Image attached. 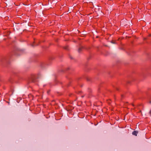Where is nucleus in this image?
Instances as JSON below:
<instances>
[{
  "instance_id": "1",
  "label": "nucleus",
  "mask_w": 151,
  "mask_h": 151,
  "mask_svg": "<svg viewBox=\"0 0 151 151\" xmlns=\"http://www.w3.org/2000/svg\"><path fill=\"white\" fill-rule=\"evenodd\" d=\"M138 133V132L137 131H134L132 132V134L133 135H134L136 136H137Z\"/></svg>"
},
{
  "instance_id": "2",
  "label": "nucleus",
  "mask_w": 151,
  "mask_h": 151,
  "mask_svg": "<svg viewBox=\"0 0 151 151\" xmlns=\"http://www.w3.org/2000/svg\"><path fill=\"white\" fill-rule=\"evenodd\" d=\"M83 47H80V48H79L78 49V52H81V51L82 50V49H83Z\"/></svg>"
},
{
  "instance_id": "3",
  "label": "nucleus",
  "mask_w": 151,
  "mask_h": 151,
  "mask_svg": "<svg viewBox=\"0 0 151 151\" xmlns=\"http://www.w3.org/2000/svg\"><path fill=\"white\" fill-rule=\"evenodd\" d=\"M64 49H65L66 50H68V47L67 46L64 47Z\"/></svg>"
},
{
  "instance_id": "4",
  "label": "nucleus",
  "mask_w": 151,
  "mask_h": 151,
  "mask_svg": "<svg viewBox=\"0 0 151 151\" xmlns=\"http://www.w3.org/2000/svg\"><path fill=\"white\" fill-rule=\"evenodd\" d=\"M111 43L114 44H116V42L113 41H111Z\"/></svg>"
},
{
  "instance_id": "5",
  "label": "nucleus",
  "mask_w": 151,
  "mask_h": 151,
  "mask_svg": "<svg viewBox=\"0 0 151 151\" xmlns=\"http://www.w3.org/2000/svg\"><path fill=\"white\" fill-rule=\"evenodd\" d=\"M149 114H150V116H151V110H150V111L149 112Z\"/></svg>"
},
{
  "instance_id": "6",
  "label": "nucleus",
  "mask_w": 151,
  "mask_h": 151,
  "mask_svg": "<svg viewBox=\"0 0 151 151\" xmlns=\"http://www.w3.org/2000/svg\"><path fill=\"white\" fill-rule=\"evenodd\" d=\"M149 103L150 104H151V100L149 101Z\"/></svg>"
},
{
  "instance_id": "7",
  "label": "nucleus",
  "mask_w": 151,
  "mask_h": 151,
  "mask_svg": "<svg viewBox=\"0 0 151 151\" xmlns=\"http://www.w3.org/2000/svg\"><path fill=\"white\" fill-rule=\"evenodd\" d=\"M149 36H150H150H151V34H150L149 35Z\"/></svg>"
},
{
  "instance_id": "8",
  "label": "nucleus",
  "mask_w": 151,
  "mask_h": 151,
  "mask_svg": "<svg viewBox=\"0 0 151 151\" xmlns=\"http://www.w3.org/2000/svg\"><path fill=\"white\" fill-rule=\"evenodd\" d=\"M121 96H122V97H123V95H121Z\"/></svg>"
},
{
  "instance_id": "9",
  "label": "nucleus",
  "mask_w": 151,
  "mask_h": 151,
  "mask_svg": "<svg viewBox=\"0 0 151 151\" xmlns=\"http://www.w3.org/2000/svg\"><path fill=\"white\" fill-rule=\"evenodd\" d=\"M139 112L141 113L142 112L140 110L139 111Z\"/></svg>"
},
{
  "instance_id": "10",
  "label": "nucleus",
  "mask_w": 151,
  "mask_h": 151,
  "mask_svg": "<svg viewBox=\"0 0 151 151\" xmlns=\"http://www.w3.org/2000/svg\"><path fill=\"white\" fill-rule=\"evenodd\" d=\"M82 97H84V96H82Z\"/></svg>"
},
{
  "instance_id": "11",
  "label": "nucleus",
  "mask_w": 151,
  "mask_h": 151,
  "mask_svg": "<svg viewBox=\"0 0 151 151\" xmlns=\"http://www.w3.org/2000/svg\"><path fill=\"white\" fill-rule=\"evenodd\" d=\"M32 46H33V45H32Z\"/></svg>"
}]
</instances>
